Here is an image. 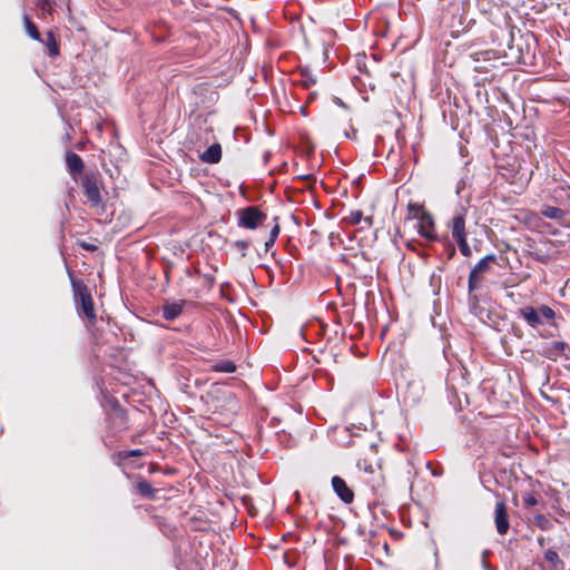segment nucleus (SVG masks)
Returning <instances> with one entry per match:
<instances>
[{"label":"nucleus","instance_id":"nucleus-23","mask_svg":"<svg viewBox=\"0 0 570 570\" xmlns=\"http://www.w3.org/2000/svg\"><path fill=\"white\" fill-rule=\"evenodd\" d=\"M456 243H458L460 252L463 256H465V257L471 256V248L468 244L466 238L458 239Z\"/></svg>","mask_w":570,"mask_h":570},{"label":"nucleus","instance_id":"nucleus-16","mask_svg":"<svg viewBox=\"0 0 570 570\" xmlns=\"http://www.w3.org/2000/svg\"><path fill=\"white\" fill-rule=\"evenodd\" d=\"M553 199L560 205H570V187L560 186L556 188Z\"/></svg>","mask_w":570,"mask_h":570},{"label":"nucleus","instance_id":"nucleus-5","mask_svg":"<svg viewBox=\"0 0 570 570\" xmlns=\"http://www.w3.org/2000/svg\"><path fill=\"white\" fill-rule=\"evenodd\" d=\"M449 228L451 230L452 237L455 240L466 238L465 214L463 209L456 212L453 215V217L449 222Z\"/></svg>","mask_w":570,"mask_h":570},{"label":"nucleus","instance_id":"nucleus-29","mask_svg":"<svg viewBox=\"0 0 570 570\" xmlns=\"http://www.w3.org/2000/svg\"><path fill=\"white\" fill-rule=\"evenodd\" d=\"M248 245H249V244H248V242H246V240H237V242H235V247H236L237 249H239V250H243V252H244L245 249H247Z\"/></svg>","mask_w":570,"mask_h":570},{"label":"nucleus","instance_id":"nucleus-8","mask_svg":"<svg viewBox=\"0 0 570 570\" xmlns=\"http://www.w3.org/2000/svg\"><path fill=\"white\" fill-rule=\"evenodd\" d=\"M332 487L342 501L345 503H351L353 501L354 493L342 478L333 476Z\"/></svg>","mask_w":570,"mask_h":570},{"label":"nucleus","instance_id":"nucleus-3","mask_svg":"<svg viewBox=\"0 0 570 570\" xmlns=\"http://www.w3.org/2000/svg\"><path fill=\"white\" fill-rule=\"evenodd\" d=\"M495 262L494 255L483 257L471 271L469 276V291H475L482 281V274L490 269V265Z\"/></svg>","mask_w":570,"mask_h":570},{"label":"nucleus","instance_id":"nucleus-17","mask_svg":"<svg viewBox=\"0 0 570 570\" xmlns=\"http://www.w3.org/2000/svg\"><path fill=\"white\" fill-rule=\"evenodd\" d=\"M23 24L26 32L30 38L37 41H42L40 33L38 31L37 26L31 21L30 17L28 14L23 16Z\"/></svg>","mask_w":570,"mask_h":570},{"label":"nucleus","instance_id":"nucleus-21","mask_svg":"<svg viewBox=\"0 0 570 570\" xmlns=\"http://www.w3.org/2000/svg\"><path fill=\"white\" fill-rule=\"evenodd\" d=\"M552 345L553 350H556L554 353H549L547 351H541L540 353L546 357L557 358L563 352L566 344L563 342H553Z\"/></svg>","mask_w":570,"mask_h":570},{"label":"nucleus","instance_id":"nucleus-19","mask_svg":"<svg viewBox=\"0 0 570 570\" xmlns=\"http://www.w3.org/2000/svg\"><path fill=\"white\" fill-rule=\"evenodd\" d=\"M212 370L214 372L233 373L236 366L232 361H219L212 366Z\"/></svg>","mask_w":570,"mask_h":570},{"label":"nucleus","instance_id":"nucleus-24","mask_svg":"<svg viewBox=\"0 0 570 570\" xmlns=\"http://www.w3.org/2000/svg\"><path fill=\"white\" fill-rule=\"evenodd\" d=\"M539 313H540L541 318L543 317L546 320H552L556 315L553 309L546 305H543L539 308Z\"/></svg>","mask_w":570,"mask_h":570},{"label":"nucleus","instance_id":"nucleus-13","mask_svg":"<svg viewBox=\"0 0 570 570\" xmlns=\"http://www.w3.org/2000/svg\"><path fill=\"white\" fill-rule=\"evenodd\" d=\"M67 166L71 175L80 174L83 169L82 159L73 153L67 155Z\"/></svg>","mask_w":570,"mask_h":570},{"label":"nucleus","instance_id":"nucleus-12","mask_svg":"<svg viewBox=\"0 0 570 570\" xmlns=\"http://www.w3.org/2000/svg\"><path fill=\"white\" fill-rule=\"evenodd\" d=\"M541 215L549 219L562 222L566 217V212L559 207L544 205L541 208Z\"/></svg>","mask_w":570,"mask_h":570},{"label":"nucleus","instance_id":"nucleus-7","mask_svg":"<svg viewBox=\"0 0 570 570\" xmlns=\"http://www.w3.org/2000/svg\"><path fill=\"white\" fill-rule=\"evenodd\" d=\"M417 230L421 236L428 240H434L436 234L434 230V222L430 214L422 212L419 216Z\"/></svg>","mask_w":570,"mask_h":570},{"label":"nucleus","instance_id":"nucleus-14","mask_svg":"<svg viewBox=\"0 0 570 570\" xmlns=\"http://www.w3.org/2000/svg\"><path fill=\"white\" fill-rule=\"evenodd\" d=\"M344 220L348 223L350 225H358L362 222H364L368 227L372 226L373 219L372 217H363V214L361 210H352Z\"/></svg>","mask_w":570,"mask_h":570},{"label":"nucleus","instance_id":"nucleus-15","mask_svg":"<svg viewBox=\"0 0 570 570\" xmlns=\"http://www.w3.org/2000/svg\"><path fill=\"white\" fill-rule=\"evenodd\" d=\"M41 42L48 48V55L51 57H57L59 55V45L53 32L50 30L46 33V39Z\"/></svg>","mask_w":570,"mask_h":570},{"label":"nucleus","instance_id":"nucleus-4","mask_svg":"<svg viewBox=\"0 0 570 570\" xmlns=\"http://www.w3.org/2000/svg\"><path fill=\"white\" fill-rule=\"evenodd\" d=\"M494 522L499 534L504 535L509 531L510 522L505 502L500 500L495 504Z\"/></svg>","mask_w":570,"mask_h":570},{"label":"nucleus","instance_id":"nucleus-10","mask_svg":"<svg viewBox=\"0 0 570 570\" xmlns=\"http://www.w3.org/2000/svg\"><path fill=\"white\" fill-rule=\"evenodd\" d=\"M184 305L185 301L166 303L163 307V316L167 321L177 318L181 314Z\"/></svg>","mask_w":570,"mask_h":570},{"label":"nucleus","instance_id":"nucleus-9","mask_svg":"<svg viewBox=\"0 0 570 570\" xmlns=\"http://www.w3.org/2000/svg\"><path fill=\"white\" fill-rule=\"evenodd\" d=\"M200 160L206 164H217L222 159V147L219 144H213L200 156Z\"/></svg>","mask_w":570,"mask_h":570},{"label":"nucleus","instance_id":"nucleus-20","mask_svg":"<svg viewBox=\"0 0 570 570\" xmlns=\"http://www.w3.org/2000/svg\"><path fill=\"white\" fill-rule=\"evenodd\" d=\"M544 559L554 568L560 569L562 568V561L560 560L558 553L553 550H547L544 552Z\"/></svg>","mask_w":570,"mask_h":570},{"label":"nucleus","instance_id":"nucleus-26","mask_svg":"<svg viewBox=\"0 0 570 570\" xmlns=\"http://www.w3.org/2000/svg\"><path fill=\"white\" fill-rule=\"evenodd\" d=\"M279 234V226L278 225H275L272 230H271V237L266 242V246H269V245H273L277 238Z\"/></svg>","mask_w":570,"mask_h":570},{"label":"nucleus","instance_id":"nucleus-27","mask_svg":"<svg viewBox=\"0 0 570 570\" xmlns=\"http://www.w3.org/2000/svg\"><path fill=\"white\" fill-rule=\"evenodd\" d=\"M37 6L42 12L50 13V0H40Z\"/></svg>","mask_w":570,"mask_h":570},{"label":"nucleus","instance_id":"nucleus-22","mask_svg":"<svg viewBox=\"0 0 570 570\" xmlns=\"http://www.w3.org/2000/svg\"><path fill=\"white\" fill-rule=\"evenodd\" d=\"M137 489H138L139 493L145 497H150L154 493V490H153L150 483H148L147 481L139 482L137 484Z\"/></svg>","mask_w":570,"mask_h":570},{"label":"nucleus","instance_id":"nucleus-30","mask_svg":"<svg viewBox=\"0 0 570 570\" xmlns=\"http://www.w3.org/2000/svg\"><path fill=\"white\" fill-rule=\"evenodd\" d=\"M142 455V451L141 450H131V451H128L125 456H140Z\"/></svg>","mask_w":570,"mask_h":570},{"label":"nucleus","instance_id":"nucleus-31","mask_svg":"<svg viewBox=\"0 0 570 570\" xmlns=\"http://www.w3.org/2000/svg\"><path fill=\"white\" fill-rule=\"evenodd\" d=\"M542 351H547L549 353H554L556 350H553V345L551 344V346H546Z\"/></svg>","mask_w":570,"mask_h":570},{"label":"nucleus","instance_id":"nucleus-25","mask_svg":"<svg viewBox=\"0 0 570 570\" xmlns=\"http://www.w3.org/2000/svg\"><path fill=\"white\" fill-rule=\"evenodd\" d=\"M523 504L525 507H533L538 504V498L534 493H527L523 497Z\"/></svg>","mask_w":570,"mask_h":570},{"label":"nucleus","instance_id":"nucleus-1","mask_svg":"<svg viewBox=\"0 0 570 570\" xmlns=\"http://www.w3.org/2000/svg\"><path fill=\"white\" fill-rule=\"evenodd\" d=\"M72 284L76 303L79 305L81 313L94 323L96 321V314L90 292L87 286L81 283L73 282Z\"/></svg>","mask_w":570,"mask_h":570},{"label":"nucleus","instance_id":"nucleus-11","mask_svg":"<svg viewBox=\"0 0 570 570\" xmlns=\"http://www.w3.org/2000/svg\"><path fill=\"white\" fill-rule=\"evenodd\" d=\"M519 313L530 326L535 327L542 323L539 311L532 306H525L521 308Z\"/></svg>","mask_w":570,"mask_h":570},{"label":"nucleus","instance_id":"nucleus-28","mask_svg":"<svg viewBox=\"0 0 570 570\" xmlns=\"http://www.w3.org/2000/svg\"><path fill=\"white\" fill-rule=\"evenodd\" d=\"M538 525H540L542 529L546 528V523H548V520L544 518V515L539 514L534 518Z\"/></svg>","mask_w":570,"mask_h":570},{"label":"nucleus","instance_id":"nucleus-18","mask_svg":"<svg viewBox=\"0 0 570 570\" xmlns=\"http://www.w3.org/2000/svg\"><path fill=\"white\" fill-rule=\"evenodd\" d=\"M301 79L298 80L303 87L309 88L316 83V76L307 68H302L299 71Z\"/></svg>","mask_w":570,"mask_h":570},{"label":"nucleus","instance_id":"nucleus-2","mask_svg":"<svg viewBox=\"0 0 570 570\" xmlns=\"http://www.w3.org/2000/svg\"><path fill=\"white\" fill-rule=\"evenodd\" d=\"M266 215L256 207H247L239 212L238 225L244 228L255 229L264 223Z\"/></svg>","mask_w":570,"mask_h":570},{"label":"nucleus","instance_id":"nucleus-6","mask_svg":"<svg viewBox=\"0 0 570 570\" xmlns=\"http://www.w3.org/2000/svg\"><path fill=\"white\" fill-rule=\"evenodd\" d=\"M83 193L92 206L101 204L100 189L95 177L87 176L82 181Z\"/></svg>","mask_w":570,"mask_h":570},{"label":"nucleus","instance_id":"nucleus-32","mask_svg":"<svg viewBox=\"0 0 570 570\" xmlns=\"http://www.w3.org/2000/svg\"><path fill=\"white\" fill-rule=\"evenodd\" d=\"M538 543L543 547L544 546V538L543 537H540L538 538Z\"/></svg>","mask_w":570,"mask_h":570}]
</instances>
